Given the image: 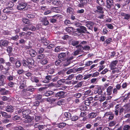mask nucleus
Returning a JSON list of instances; mask_svg holds the SVG:
<instances>
[{
	"label": "nucleus",
	"mask_w": 130,
	"mask_h": 130,
	"mask_svg": "<svg viewBox=\"0 0 130 130\" xmlns=\"http://www.w3.org/2000/svg\"><path fill=\"white\" fill-rule=\"evenodd\" d=\"M23 94L26 96H29L30 95V93L29 92V91L27 89L26 90H23Z\"/></svg>",
	"instance_id": "nucleus-43"
},
{
	"label": "nucleus",
	"mask_w": 130,
	"mask_h": 130,
	"mask_svg": "<svg viewBox=\"0 0 130 130\" xmlns=\"http://www.w3.org/2000/svg\"><path fill=\"white\" fill-rule=\"evenodd\" d=\"M113 5V0H107L106 6L107 8L109 9Z\"/></svg>",
	"instance_id": "nucleus-11"
},
{
	"label": "nucleus",
	"mask_w": 130,
	"mask_h": 130,
	"mask_svg": "<svg viewBox=\"0 0 130 130\" xmlns=\"http://www.w3.org/2000/svg\"><path fill=\"white\" fill-rule=\"evenodd\" d=\"M5 63L6 66L4 69L6 71L8 72L10 69V67L11 66V64L9 62H6Z\"/></svg>",
	"instance_id": "nucleus-20"
},
{
	"label": "nucleus",
	"mask_w": 130,
	"mask_h": 130,
	"mask_svg": "<svg viewBox=\"0 0 130 130\" xmlns=\"http://www.w3.org/2000/svg\"><path fill=\"white\" fill-rule=\"evenodd\" d=\"M53 92L51 91H47L44 93L43 96H48L52 94Z\"/></svg>",
	"instance_id": "nucleus-49"
},
{
	"label": "nucleus",
	"mask_w": 130,
	"mask_h": 130,
	"mask_svg": "<svg viewBox=\"0 0 130 130\" xmlns=\"http://www.w3.org/2000/svg\"><path fill=\"white\" fill-rule=\"evenodd\" d=\"M116 124V122L115 121H110L109 123V126L110 127H112L114 126Z\"/></svg>",
	"instance_id": "nucleus-62"
},
{
	"label": "nucleus",
	"mask_w": 130,
	"mask_h": 130,
	"mask_svg": "<svg viewBox=\"0 0 130 130\" xmlns=\"http://www.w3.org/2000/svg\"><path fill=\"white\" fill-rule=\"evenodd\" d=\"M95 2L101 6H103L105 4L103 0H95Z\"/></svg>",
	"instance_id": "nucleus-30"
},
{
	"label": "nucleus",
	"mask_w": 130,
	"mask_h": 130,
	"mask_svg": "<svg viewBox=\"0 0 130 130\" xmlns=\"http://www.w3.org/2000/svg\"><path fill=\"white\" fill-rule=\"evenodd\" d=\"M22 21L24 23L27 24H30V21L29 20L26 18H23V19Z\"/></svg>",
	"instance_id": "nucleus-45"
},
{
	"label": "nucleus",
	"mask_w": 130,
	"mask_h": 130,
	"mask_svg": "<svg viewBox=\"0 0 130 130\" xmlns=\"http://www.w3.org/2000/svg\"><path fill=\"white\" fill-rule=\"evenodd\" d=\"M44 50V49L43 47L38 48H36V51L39 54H41L43 53Z\"/></svg>",
	"instance_id": "nucleus-42"
},
{
	"label": "nucleus",
	"mask_w": 130,
	"mask_h": 130,
	"mask_svg": "<svg viewBox=\"0 0 130 130\" xmlns=\"http://www.w3.org/2000/svg\"><path fill=\"white\" fill-rule=\"evenodd\" d=\"M27 4L24 2L19 1L16 5V8L19 10H24L25 8L27 6Z\"/></svg>",
	"instance_id": "nucleus-2"
},
{
	"label": "nucleus",
	"mask_w": 130,
	"mask_h": 130,
	"mask_svg": "<svg viewBox=\"0 0 130 130\" xmlns=\"http://www.w3.org/2000/svg\"><path fill=\"white\" fill-rule=\"evenodd\" d=\"M61 61L60 60H58L55 61V63L56 66H60L61 65Z\"/></svg>",
	"instance_id": "nucleus-58"
},
{
	"label": "nucleus",
	"mask_w": 130,
	"mask_h": 130,
	"mask_svg": "<svg viewBox=\"0 0 130 130\" xmlns=\"http://www.w3.org/2000/svg\"><path fill=\"white\" fill-rule=\"evenodd\" d=\"M71 61L67 59V60L63 64V66H68L71 63Z\"/></svg>",
	"instance_id": "nucleus-59"
},
{
	"label": "nucleus",
	"mask_w": 130,
	"mask_h": 130,
	"mask_svg": "<svg viewBox=\"0 0 130 130\" xmlns=\"http://www.w3.org/2000/svg\"><path fill=\"white\" fill-rule=\"evenodd\" d=\"M55 71L53 67H51L49 69H48L47 72L48 74H52L55 72Z\"/></svg>",
	"instance_id": "nucleus-38"
},
{
	"label": "nucleus",
	"mask_w": 130,
	"mask_h": 130,
	"mask_svg": "<svg viewBox=\"0 0 130 130\" xmlns=\"http://www.w3.org/2000/svg\"><path fill=\"white\" fill-rule=\"evenodd\" d=\"M6 7L9 8H12V7H13L14 5V4L11 1L7 2L6 3Z\"/></svg>",
	"instance_id": "nucleus-23"
},
{
	"label": "nucleus",
	"mask_w": 130,
	"mask_h": 130,
	"mask_svg": "<svg viewBox=\"0 0 130 130\" xmlns=\"http://www.w3.org/2000/svg\"><path fill=\"white\" fill-rule=\"evenodd\" d=\"M62 48L61 46H58L55 48V51L56 52H59L62 50Z\"/></svg>",
	"instance_id": "nucleus-55"
},
{
	"label": "nucleus",
	"mask_w": 130,
	"mask_h": 130,
	"mask_svg": "<svg viewBox=\"0 0 130 130\" xmlns=\"http://www.w3.org/2000/svg\"><path fill=\"white\" fill-rule=\"evenodd\" d=\"M4 77L5 76L3 75L0 76V86H3L5 84Z\"/></svg>",
	"instance_id": "nucleus-28"
},
{
	"label": "nucleus",
	"mask_w": 130,
	"mask_h": 130,
	"mask_svg": "<svg viewBox=\"0 0 130 130\" xmlns=\"http://www.w3.org/2000/svg\"><path fill=\"white\" fill-rule=\"evenodd\" d=\"M67 54L64 53H59L58 55V58L63 61H64L66 59V56Z\"/></svg>",
	"instance_id": "nucleus-6"
},
{
	"label": "nucleus",
	"mask_w": 130,
	"mask_h": 130,
	"mask_svg": "<svg viewBox=\"0 0 130 130\" xmlns=\"http://www.w3.org/2000/svg\"><path fill=\"white\" fill-rule=\"evenodd\" d=\"M53 76L47 75L46 76L45 80H43L42 82L43 83H49L50 81H51V79L52 78Z\"/></svg>",
	"instance_id": "nucleus-13"
},
{
	"label": "nucleus",
	"mask_w": 130,
	"mask_h": 130,
	"mask_svg": "<svg viewBox=\"0 0 130 130\" xmlns=\"http://www.w3.org/2000/svg\"><path fill=\"white\" fill-rule=\"evenodd\" d=\"M25 72V71L22 69H19L17 71V73L19 74H24Z\"/></svg>",
	"instance_id": "nucleus-61"
},
{
	"label": "nucleus",
	"mask_w": 130,
	"mask_h": 130,
	"mask_svg": "<svg viewBox=\"0 0 130 130\" xmlns=\"http://www.w3.org/2000/svg\"><path fill=\"white\" fill-rule=\"evenodd\" d=\"M65 93L63 91H60L58 92L56 95L57 97H59L61 98H63L65 97Z\"/></svg>",
	"instance_id": "nucleus-15"
},
{
	"label": "nucleus",
	"mask_w": 130,
	"mask_h": 130,
	"mask_svg": "<svg viewBox=\"0 0 130 130\" xmlns=\"http://www.w3.org/2000/svg\"><path fill=\"white\" fill-rule=\"evenodd\" d=\"M97 115V113L96 112H92L88 114V117L90 121L91 120L95 118Z\"/></svg>",
	"instance_id": "nucleus-10"
},
{
	"label": "nucleus",
	"mask_w": 130,
	"mask_h": 130,
	"mask_svg": "<svg viewBox=\"0 0 130 130\" xmlns=\"http://www.w3.org/2000/svg\"><path fill=\"white\" fill-rule=\"evenodd\" d=\"M35 120L36 122H39L40 123H42L43 122V120L42 117L40 116H35Z\"/></svg>",
	"instance_id": "nucleus-21"
},
{
	"label": "nucleus",
	"mask_w": 130,
	"mask_h": 130,
	"mask_svg": "<svg viewBox=\"0 0 130 130\" xmlns=\"http://www.w3.org/2000/svg\"><path fill=\"white\" fill-rule=\"evenodd\" d=\"M87 23L86 24V26L90 30H92L93 28V27L94 25V23L92 22L91 21L90 22H86V23Z\"/></svg>",
	"instance_id": "nucleus-12"
},
{
	"label": "nucleus",
	"mask_w": 130,
	"mask_h": 130,
	"mask_svg": "<svg viewBox=\"0 0 130 130\" xmlns=\"http://www.w3.org/2000/svg\"><path fill=\"white\" fill-rule=\"evenodd\" d=\"M118 62V61L117 60H113L111 61V63L110 64V67L111 70L116 69V66Z\"/></svg>",
	"instance_id": "nucleus-7"
},
{
	"label": "nucleus",
	"mask_w": 130,
	"mask_h": 130,
	"mask_svg": "<svg viewBox=\"0 0 130 130\" xmlns=\"http://www.w3.org/2000/svg\"><path fill=\"white\" fill-rule=\"evenodd\" d=\"M130 128V126L128 125H125L123 127V130H128Z\"/></svg>",
	"instance_id": "nucleus-64"
},
{
	"label": "nucleus",
	"mask_w": 130,
	"mask_h": 130,
	"mask_svg": "<svg viewBox=\"0 0 130 130\" xmlns=\"http://www.w3.org/2000/svg\"><path fill=\"white\" fill-rule=\"evenodd\" d=\"M14 77V76L13 75H9L7 76V78L8 81L11 82L13 80Z\"/></svg>",
	"instance_id": "nucleus-36"
},
{
	"label": "nucleus",
	"mask_w": 130,
	"mask_h": 130,
	"mask_svg": "<svg viewBox=\"0 0 130 130\" xmlns=\"http://www.w3.org/2000/svg\"><path fill=\"white\" fill-rule=\"evenodd\" d=\"M97 9H93V11L95 13H98V12H104L103 11V7L100 6H96Z\"/></svg>",
	"instance_id": "nucleus-17"
},
{
	"label": "nucleus",
	"mask_w": 130,
	"mask_h": 130,
	"mask_svg": "<svg viewBox=\"0 0 130 130\" xmlns=\"http://www.w3.org/2000/svg\"><path fill=\"white\" fill-rule=\"evenodd\" d=\"M65 100H61L60 101H59L57 102V104L59 106L64 104L65 103Z\"/></svg>",
	"instance_id": "nucleus-48"
},
{
	"label": "nucleus",
	"mask_w": 130,
	"mask_h": 130,
	"mask_svg": "<svg viewBox=\"0 0 130 130\" xmlns=\"http://www.w3.org/2000/svg\"><path fill=\"white\" fill-rule=\"evenodd\" d=\"M45 57V55L43 54H41L39 55H38L37 58L40 59V60H42Z\"/></svg>",
	"instance_id": "nucleus-51"
},
{
	"label": "nucleus",
	"mask_w": 130,
	"mask_h": 130,
	"mask_svg": "<svg viewBox=\"0 0 130 130\" xmlns=\"http://www.w3.org/2000/svg\"><path fill=\"white\" fill-rule=\"evenodd\" d=\"M40 20L41 22L42 23L43 25L45 26L49 24V22L47 20V18L45 17L40 18Z\"/></svg>",
	"instance_id": "nucleus-5"
},
{
	"label": "nucleus",
	"mask_w": 130,
	"mask_h": 130,
	"mask_svg": "<svg viewBox=\"0 0 130 130\" xmlns=\"http://www.w3.org/2000/svg\"><path fill=\"white\" fill-rule=\"evenodd\" d=\"M65 30L67 32H70L73 31V28L72 27H68L66 28Z\"/></svg>",
	"instance_id": "nucleus-52"
},
{
	"label": "nucleus",
	"mask_w": 130,
	"mask_h": 130,
	"mask_svg": "<svg viewBox=\"0 0 130 130\" xmlns=\"http://www.w3.org/2000/svg\"><path fill=\"white\" fill-rule=\"evenodd\" d=\"M125 111V113L130 111V104H128L124 105L123 106Z\"/></svg>",
	"instance_id": "nucleus-19"
},
{
	"label": "nucleus",
	"mask_w": 130,
	"mask_h": 130,
	"mask_svg": "<svg viewBox=\"0 0 130 130\" xmlns=\"http://www.w3.org/2000/svg\"><path fill=\"white\" fill-rule=\"evenodd\" d=\"M27 17L29 19H33L35 17V15L32 13H28L27 14Z\"/></svg>",
	"instance_id": "nucleus-54"
},
{
	"label": "nucleus",
	"mask_w": 130,
	"mask_h": 130,
	"mask_svg": "<svg viewBox=\"0 0 130 130\" xmlns=\"http://www.w3.org/2000/svg\"><path fill=\"white\" fill-rule=\"evenodd\" d=\"M1 94L2 95H7L8 94L9 91L6 90L5 88H1L0 90Z\"/></svg>",
	"instance_id": "nucleus-18"
},
{
	"label": "nucleus",
	"mask_w": 130,
	"mask_h": 130,
	"mask_svg": "<svg viewBox=\"0 0 130 130\" xmlns=\"http://www.w3.org/2000/svg\"><path fill=\"white\" fill-rule=\"evenodd\" d=\"M23 64V66L26 67H28L29 68V69H31L33 68H32L31 66H30L28 65V61H27V59L26 60L25 59H23L22 61Z\"/></svg>",
	"instance_id": "nucleus-24"
},
{
	"label": "nucleus",
	"mask_w": 130,
	"mask_h": 130,
	"mask_svg": "<svg viewBox=\"0 0 130 130\" xmlns=\"http://www.w3.org/2000/svg\"><path fill=\"white\" fill-rule=\"evenodd\" d=\"M3 12L8 14L12 13H13L12 9L6 7L4 9Z\"/></svg>",
	"instance_id": "nucleus-16"
},
{
	"label": "nucleus",
	"mask_w": 130,
	"mask_h": 130,
	"mask_svg": "<svg viewBox=\"0 0 130 130\" xmlns=\"http://www.w3.org/2000/svg\"><path fill=\"white\" fill-rule=\"evenodd\" d=\"M25 72L24 74L28 77H30L32 75V73L31 72H29V71H25Z\"/></svg>",
	"instance_id": "nucleus-56"
},
{
	"label": "nucleus",
	"mask_w": 130,
	"mask_h": 130,
	"mask_svg": "<svg viewBox=\"0 0 130 130\" xmlns=\"http://www.w3.org/2000/svg\"><path fill=\"white\" fill-rule=\"evenodd\" d=\"M27 59L28 65L29 66H30V65L33 66L34 64L35 61L33 58H28Z\"/></svg>",
	"instance_id": "nucleus-27"
},
{
	"label": "nucleus",
	"mask_w": 130,
	"mask_h": 130,
	"mask_svg": "<svg viewBox=\"0 0 130 130\" xmlns=\"http://www.w3.org/2000/svg\"><path fill=\"white\" fill-rule=\"evenodd\" d=\"M106 96L105 95H96L94 98V100H99L101 102H102L106 99Z\"/></svg>",
	"instance_id": "nucleus-4"
},
{
	"label": "nucleus",
	"mask_w": 130,
	"mask_h": 130,
	"mask_svg": "<svg viewBox=\"0 0 130 130\" xmlns=\"http://www.w3.org/2000/svg\"><path fill=\"white\" fill-rule=\"evenodd\" d=\"M78 119V117L76 115H74L71 117V119L72 121H77Z\"/></svg>",
	"instance_id": "nucleus-47"
},
{
	"label": "nucleus",
	"mask_w": 130,
	"mask_h": 130,
	"mask_svg": "<svg viewBox=\"0 0 130 130\" xmlns=\"http://www.w3.org/2000/svg\"><path fill=\"white\" fill-rule=\"evenodd\" d=\"M6 111L10 112H12L13 111L14 108L11 106H8L5 108Z\"/></svg>",
	"instance_id": "nucleus-26"
},
{
	"label": "nucleus",
	"mask_w": 130,
	"mask_h": 130,
	"mask_svg": "<svg viewBox=\"0 0 130 130\" xmlns=\"http://www.w3.org/2000/svg\"><path fill=\"white\" fill-rule=\"evenodd\" d=\"M71 43L72 45L73 46H75L78 45L79 43V41L76 40H72L71 41Z\"/></svg>",
	"instance_id": "nucleus-39"
},
{
	"label": "nucleus",
	"mask_w": 130,
	"mask_h": 130,
	"mask_svg": "<svg viewBox=\"0 0 130 130\" xmlns=\"http://www.w3.org/2000/svg\"><path fill=\"white\" fill-rule=\"evenodd\" d=\"M76 48L79 47L80 48L81 50H82V48L83 50L86 51H89L90 48V47L89 46L86 45L85 46H83L80 45H79L76 46Z\"/></svg>",
	"instance_id": "nucleus-14"
},
{
	"label": "nucleus",
	"mask_w": 130,
	"mask_h": 130,
	"mask_svg": "<svg viewBox=\"0 0 130 130\" xmlns=\"http://www.w3.org/2000/svg\"><path fill=\"white\" fill-rule=\"evenodd\" d=\"M11 40L14 41H17L19 38L18 35H16L15 36L11 37L10 38Z\"/></svg>",
	"instance_id": "nucleus-53"
},
{
	"label": "nucleus",
	"mask_w": 130,
	"mask_h": 130,
	"mask_svg": "<svg viewBox=\"0 0 130 130\" xmlns=\"http://www.w3.org/2000/svg\"><path fill=\"white\" fill-rule=\"evenodd\" d=\"M29 53L30 56L32 57H35L37 54V53L32 49L29 51Z\"/></svg>",
	"instance_id": "nucleus-25"
},
{
	"label": "nucleus",
	"mask_w": 130,
	"mask_h": 130,
	"mask_svg": "<svg viewBox=\"0 0 130 130\" xmlns=\"http://www.w3.org/2000/svg\"><path fill=\"white\" fill-rule=\"evenodd\" d=\"M80 4L78 5L79 7H82L87 2V0H80Z\"/></svg>",
	"instance_id": "nucleus-35"
},
{
	"label": "nucleus",
	"mask_w": 130,
	"mask_h": 130,
	"mask_svg": "<svg viewBox=\"0 0 130 130\" xmlns=\"http://www.w3.org/2000/svg\"><path fill=\"white\" fill-rule=\"evenodd\" d=\"M86 32L89 33L87 31L86 27L81 26L76 29V31L74 32L73 35L75 36H80L81 34H85Z\"/></svg>",
	"instance_id": "nucleus-1"
},
{
	"label": "nucleus",
	"mask_w": 130,
	"mask_h": 130,
	"mask_svg": "<svg viewBox=\"0 0 130 130\" xmlns=\"http://www.w3.org/2000/svg\"><path fill=\"white\" fill-rule=\"evenodd\" d=\"M9 42L6 39H2L0 40V46L2 48L7 47L8 45Z\"/></svg>",
	"instance_id": "nucleus-3"
},
{
	"label": "nucleus",
	"mask_w": 130,
	"mask_h": 130,
	"mask_svg": "<svg viewBox=\"0 0 130 130\" xmlns=\"http://www.w3.org/2000/svg\"><path fill=\"white\" fill-rule=\"evenodd\" d=\"M52 2V4L54 5L57 6L60 4L59 0H53Z\"/></svg>",
	"instance_id": "nucleus-41"
},
{
	"label": "nucleus",
	"mask_w": 130,
	"mask_h": 130,
	"mask_svg": "<svg viewBox=\"0 0 130 130\" xmlns=\"http://www.w3.org/2000/svg\"><path fill=\"white\" fill-rule=\"evenodd\" d=\"M77 48H78V49L74 52L73 54L75 56L78 55L79 53L81 52L83 50H81V48H80L79 47Z\"/></svg>",
	"instance_id": "nucleus-40"
},
{
	"label": "nucleus",
	"mask_w": 130,
	"mask_h": 130,
	"mask_svg": "<svg viewBox=\"0 0 130 130\" xmlns=\"http://www.w3.org/2000/svg\"><path fill=\"white\" fill-rule=\"evenodd\" d=\"M30 111L29 109H27L25 110H23L22 112V115L24 117H25L28 115L30 113Z\"/></svg>",
	"instance_id": "nucleus-29"
},
{
	"label": "nucleus",
	"mask_w": 130,
	"mask_h": 130,
	"mask_svg": "<svg viewBox=\"0 0 130 130\" xmlns=\"http://www.w3.org/2000/svg\"><path fill=\"white\" fill-rule=\"evenodd\" d=\"M121 15L124 17V19H125L128 20L130 18V15L128 14H126L123 12H121L120 13Z\"/></svg>",
	"instance_id": "nucleus-22"
},
{
	"label": "nucleus",
	"mask_w": 130,
	"mask_h": 130,
	"mask_svg": "<svg viewBox=\"0 0 130 130\" xmlns=\"http://www.w3.org/2000/svg\"><path fill=\"white\" fill-rule=\"evenodd\" d=\"M27 89L29 91L31 92H34L35 90L36 89V88H33L32 87H30Z\"/></svg>",
	"instance_id": "nucleus-63"
},
{
	"label": "nucleus",
	"mask_w": 130,
	"mask_h": 130,
	"mask_svg": "<svg viewBox=\"0 0 130 130\" xmlns=\"http://www.w3.org/2000/svg\"><path fill=\"white\" fill-rule=\"evenodd\" d=\"M93 62L92 61H89L86 62L85 63V65L86 67L90 66L92 64Z\"/></svg>",
	"instance_id": "nucleus-57"
},
{
	"label": "nucleus",
	"mask_w": 130,
	"mask_h": 130,
	"mask_svg": "<svg viewBox=\"0 0 130 130\" xmlns=\"http://www.w3.org/2000/svg\"><path fill=\"white\" fill-rule=\"evenodd\" d=\"M91 94V91L90 89H89L86 91H85L84 93V95L85 97L89 95H90Z\"/></svg>",
	"instance_id": "nucleus-33"
},
{
	"label": "nucleus",
	"mask_w": 130,
	"mask_h": 130,
	"mask_svg": "<svg viewBox=\"0 0 130 130\" xmlns=\"http://www.w3.org/2000/svg\"><path fill=\"white\" fill-rule=\"evenodd\" d=\"M74 10L71 7H68L67 9V12L68 13L70 14H73L74 12Z\"/></svg>",
	"instance_id": "nucleus-34"
},
{
	"label": "nucleus",
	"mask_w": 130,
	"mask_h": 130,
	"mask_svg": "<svg viewBox=\"0 0 130 130\" xmlns=\"http://www.w3.org/2000/svg\"><path fill=\"white\" fill-rule=\"evenodd\" d=\"M21 62L20 60L17 61L15 63V66L17 68H19L21 66Z\"/></svg>",
	"instance_id": "nucleus-44"
},
{
	"label": "nucleus",
	"mask_w": 130,
	"mask_h": 130,
	"mask_svg": "<svg viewBox=\"0 0 130 130\" xmlns=\"http://www.w3.org/2000/svg\"><path fill=\"white\" fill-rule=\"evenodd\" d=\"M64 115L66 119L64 118H63L62 119L63 121H65L66 120L71 119V115L70 113L69 112H65Z\"/></svg>",
	"instance_id": "nucleus-9"
},
{
	"label": "nucleus",
	"mask_w": 130,
	"mask_h": 130,
	"mask_svg": "<svg viewBox=\"0 0 130 130\" xmlns=\"http://www.w3.org/2000/svg\"><path fill=\"white\" fill-rule=\"evenodd\" d=\"M111 113L112 112L110 111L106 112L104 114V117L105 118H107L110 115V114H111Z\"/></svg>",
	"instance_id": "nucleus-60"
},
{
	"label": "nucleus",
	"mask_w": 130,
	"mask_h": 130,
	"mask_svg": "<svg viewBox=\"0 0 130 130\" xmlns=\"http://www.w3.org/2000/svg\"><path fill=\"white\" fill-rule=\"evenodd\" d=\"M48 58L46 57L42 60H40V63L42 64H45L48 62Z\"/></svg>",
	"instance_id": "nucleus-32"
},
{
	"label": "nucleus",
	"mask_w": 130,
	"mask_h": 130,
	"mask_svg": "<svg viewBox=\"0 0 130 130\" xmlns=\"http://www.w3.org/2000/svg\"><path fill=\"white\" fill-rule=\"evenodd\" d=\"M113 87L111 86H109L107 89V92L108 95H110L112 93Z\"/></svg>",
	"instance_id": "nucleus-37"
},
{
	"label": "nucleus",
	"mask_w": 130,
	"mask_h": 130,
	"mask_svg": "<svg viewBox=\"0 0 130 130\" xmlns=\"http://www.w3.org/2000/svg\"><path fill=\"white\" fill-rule=\"evenodd\" d=\"M34 119V118L29 115L27 116L25 119L24 120V122L25 123H30Z\"/></svg>",
	"instance_id": "nucleus-8"
},
{
	"label": "nucleus",
	"mask_w": 130,
	"mask_h": 130,
	"mask_svg": "<svg viewBox=\"0 0 130 130\" xmlns=\"http://www.w3.org/2000/svg\"><path fill=\"white\" fill-rule=\"evenodd\" d=\"M98 13L97 17L98 18L100 19H103L104 17V12H99L97 13Z\"/></svg>",
	"instance_id": "nucleus-31"
},
{
	"label": "nucleus",
	"mask_w": 130,
	"mask_h": 130,
	"mask_svg": "<svg viewBox=\"0 0 130 130\" xmlns=\"http://www.w3.org/2000/svg\"><path fill=\"white\" fill-rule=\"evenodd\" d=\"M66 125V124L64 122L60 123L58 125V127L60 128H62Z\"/></svg>",
	"instance_id": "nucleus-50"
},
{
	"label": "nucleus",
	"mask_w": 130,
	"mask_h": 130,
	"mask_svg": "<svg viewBox=\"0 0 130 130\" xmlns=\"http://www.w3.org/2000/svg\"><path fill=\"white\" fill-rule=\"evenodd\" d=\"M65 80L64 79H61L58 80L57 82V83L60 85H62L63 83L65 82Z\"/></svg>",
	"instance_id": "nucleus-46"
}]
</instances>
